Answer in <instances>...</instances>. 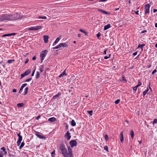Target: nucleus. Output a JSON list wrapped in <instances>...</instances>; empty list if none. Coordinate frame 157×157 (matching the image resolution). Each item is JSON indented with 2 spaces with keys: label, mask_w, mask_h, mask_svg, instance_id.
I'll use <instances>...</instances> for the list:
<instances>
[{
  "label": "nucleus",
  "mask_w": 157,
  "mask_h": 157,
  "mask_svg": "<svg viewBox=\"0 0 157 157\" xmlns=\"http://www.w3.org/2000/svg\"><path fill=\"white\" fill-rule=\"evenodd\" d=\"M60 149L62 151V153L64 157H73V154L72 153V149L68 146V147L67 152V149L65 148L64 145H61L60 146Z\"/></svg>",
  "instance_id": "1"
},
{
  "label": "nucleus",
  "mask_w": 157,
  "mask_h": 157,
  "mask_svg": "<svg viewBox=\"0 0 157 157\" xmlns=\"http://www.w3.org/2000/svg\"><path fill=\"white\" fill-rule=\"evenodd\" d=\"M14 19L12 14H2L0 16V22L5 21L6 20L12 21Z\"/></svg>",
  "instance_id": "2"
},
{
  "label": "nucleus",
  "mask_w": 157,
  "mask_h": 157,
  "mask_svg": "<svg viewBox=\"0 0 157 157\" xmlns=\"http://www.w3.org/2000/svg\"><path fill=\"white\" fill-rule=\"evenodd\" d=\"M48 51L47 50H45L42 51L40 54V57H41V62H43L44 59V58L46 55Z\"/></svg>",
  "instance_id": "3"
},
{
  "label": "nucleus",
  "mask_w": 157,
  "mask_h": 157,
  "mask_svg": "<svg viewBox=\"0 0 157 157\" xmlns=\"http://www.w3.org/2000/svg\"><path fill=\"white\" fill-rule=\"evenodd\" d=\"M42 28V26H36L35 27H32L29 28L28 30H37L41 29Z\"/></svg>",
  "instance_id": "4"
},
{
  "label": "nucleus",
  "mask_w": 157,
  "mask_h": 157,
  "mask_svg": "<svg viewBox=\"0 0 157 157\" xmlns=\"http://www.w3.org/2000/svg\"><path fill=\"white\" fill-rule=\"evenodd\" d=\"M12 16L14 18V19H13V20H17L19 19H21V16L18 13H16L13 14H12Z\"/></svg>",
  "instance_id": "5"
},
{
  "label": "nucleus",
  "mask_w": 157,
  "mask_h": 157,
  "mask_svg": "<svg viewBox=\"0 0 157 157\" xmlns=\"http://www.w3.org/2000/svg\"><path fill=\"white\" fill-rule=\"evenodd\" d=\"M150 6L149 4H146L145 6V13H149V8Z\"/></svg>",
  "instance_id": "6"
},
{
  "label": "nucleus",
  "mask_w": 157,
  "mask_h": 157,
  "mask_svg": "<svg viewBox=\"0 0 157 157\" xmlns=\"http://www.w3.org/2000/svg\"><path fill=\"white\" fill-rule=\"evenodd\" d=\"M70 144V145L71 147H73L76 146L77 144V143L76 141L75 140H71L69 142Z\"/></svg>",
  "instance_id": "7"
},
{
  "label": "nucleus",
  "mask_w": 157,
  "mask_h": 157,
  "mask_svg": "<svg viewBox=\"0 0 157 157\" xmlns=\"http://www.w3.org/2000/svg\"><path fill=\"white\" fill-rule=\"evenodd\" d=\"M61 94L60 93V92H59L58 93V94L55 95V96H53V98H52V99L53 100H55L56 99V98H60V97H61Z\"/></svg>",
  "instance_id": "8"
},
{
  "label": "nucleus",
  "mask_w": 157,
  "mask_h": 157,
  "mask_svg": "<svg viewBox=\"0 0 157 157\" xmlns=\"http://www.w3.org/2000/svg\"><path fill=\"white\" fill-rule=\"evenodd\" d=\"M119 138L121 143H123L124 142V136L123 132H121Z\"/></svg>",
  "instance_id": "9"
},
{
  "label": "nucleus",
  "mask_w": 157,
  "mask_h": 157,
  "mask_svg": "<svg viewBox=\"0 0 157 157\" xmlns=\"http://www.w3.org/2000/svg\"><path fill=\"white\" fill-rule=\"evenodd\" d=\"M37 133H36L35 134V135L37 136L40 139H44V140H45L46 139V138L43 136H42V135H39V134L38 133H39V132H37Z\"/></svg>",
  "instance_id": "10"
},
{
  "label": "nucleus",
  "mask_w": 157,
  "mask_h": 157,
  "mask_svg": "<svg viewBox=\"0 0 157 157\" xmlns=\"http://www.w3.org/2000/svg\"><path fill=\"white\" fill-rule=\"evenodd\" d=\"M16 34L15 33H9V34H5L3 35H2V37H4L5 36H12L15 35Z\"/></svg>",
  "instance_id": "11"
},
{
  "label": "nucleus",
  "mask_w": 157,
  "mask_h": 157,
  "mask_svg": "<svg viewBox=\"0 0 157 157\" xmlns=\"http://www.w3.org/2000/svg\"><path fill=\"white\" fill-rule=\"evenodd\" d=\"M65 137L67 138L68 140H69L71 137L70 135V133L69 132V131H67L65 135Z\"/></svg>",
  "instance_id": "12"
},
{
  "label": "nucleus",
  "mask_w": 157,
  "mask_h": 157,
  "mask_svg": "<svg viewBox=\"0 0 157 157\" xmlns=\"http://www.w3.org/2000/svg\"><path fill=\"white\" fill-rule=\"evenodd\" d=\"M49 37L48 36L44 35V40L45 43H47L48 42Z\"/></svg>",
  "instance_id": "13"
},
{
  "label": "nucleus",
  "mask_w": 157,
  "mask_h": 157,
  "mask_svg": "<svg viewBox=\"0 0 157 157\" xmlns=\"http://www.w3.org/2000/svg\"><path fill=\"white\" fill-rule=\"evenodd\" d=\"M56 119L54 117H52L48 119V121L52 123L56 121Z\"/></svg>",
  "instance_id": "14"
},
{
  "label": "nucleus",
  "mask_w": 157,
  "mask_h": 157,
  "mask_svg": "<svg viewBox=\"0 0 157 157\" xmlns=\"http://www.w3.org/2000/svg\"><path fill=\"white\" fill-rule=\"evenodd\" d=\"M60 47H63L65 48L68 47V45L66 43H61L60 44Z\"/></svg>",
  "instance_id": "15"
},
{
  "label": "nucleus",
  "mask_w": 157,
  "mask_h": 157,
  "mask_svg": "<svg viewBox=\"0 0 157 157\" xmlns=\"http://www.w3.org/2000/svg\"><path fill=\"white\" fill-rule=\"evenodd\" d=\"M1 150H2L1 151H2L3 155H6L7 154V152L6 151V149L5 147H2L1 148Z\"/></svg>",
  "instance_id": "16"
},
{
  "label": "nucleus",
  "mask_w": 157,
  "mask_h": 157,
  "mask_svg": "<svg viewBox=\"0 0 157 157\" xmlns=\"http://www.w3.org/2000/svg\"><path fill=\"white\" fill-rule=\"evenodd\" d=\"M22 136H21V137H18V140L17 141V144L18 146H19L20 145L21 143V141L22 140Z\"/></svg>",
  "instance_id": "17"
},
{
  "label": "nucleus",
  "mask_w": 157,
  "mask_h": 157,
  "mask_svg": "<svg viewBox=\"0 0 157 157\" xmlns=\"http://www.w3.org/2000/svg\"><path fill=\"white\" fill-rule=\"evenodd\" d=\"M60 39L59 38H57L56 39V40L53 43V44H52V46H54L55 45H56L58 43V42L59 41V40Z\"/></svg>",
  "instance_id": "18"
},
{
  "label": "nucleus",
  "mask_w": 157,
  "mask_h": 157,
  "mask_svg": "<svg viewBox=\"0 0 157 157\" xmlns=\"http://www.w3.org/2000/svg\"><path fill=\"white\" fill-rule=\"evenodd\" d=\"M27 85V83H24V84H23L21 86V87L20 89V90H19V92H20V91H22V90L23 89V88L25 87V86H26Z\"/></svg>",
  "instance_id": "19"
},
{
  "label": "nucleus",
  "mask_w": 157,
  "mask_h": 157,
  "mask_svg": "<svg viewBox=\"0 0 157 157\" xmlns=\"http://www.w3.org/2000/svg\"><path fill=\"white\" fill-rule=\"evenodd\" d=\"M110 27L111 25L110 24H108L106 25H105L104 27V30H106L110 28Z\"/></svg>",
  "instance_id": "20"
},
{
  "label": "nucleus",
  "mask_w": 157,
  "mask_h": 157,
  "mask_svg": "<svg viewBox=\"0 0 157 157\" xmlns=\"http://www.w3.org/2000/svg\"><path fill=\"white\" fill-rule=\"evenodd\" d=\"M145 44H139L138 45V48H141V51H143V47L145 46Z\"/></svg>",
  "instance_id": "21"
},
{
  "label": "nucleus",
  "mask_w": 157,
  "mask_h": 157,
  "mask_svg": "<svg viewBox=\"0 0 157 157\" xmlns=\"http://www.w3.org/2000/svg\"><path fill=\"white\" fill-rule=\"evenodd\" d=\"M71 123V125L73 126H74L76 125V123L75 121L73 120H72Z\"/></svg>",
  "instance_id": "22"
},
{
  "label": "nucleus",
  "mask_w": 157,
  "mask_h": 157,
  "mask_svg": "<svg viewBox=\"0 0 157 157\" xmlns=\"http://www.w3.org/2000/svg\"><path fill=\"white\" fill-rule=\"evenodd\" d=\"M24 105L23 103H19L17 104V106L18 107H21L24 106Z\"/></svg>",
  "instance_id": "23"
},
{
  "label": "nucleus",
  "mask_w": 157,
  "mask_h": 157,
  "mask_svg": "<svg viewBox=\"0 0 157 157\" xmlns=\"http://www.w3.org/2000/svg\"><path fill=\"white\" fill-rule=\"evenodd\" d=\"M130 134H131V137H132V139H133L134 137V132L133 131H132V130L131 131Z\"/></svg>",
  "instance_id": "24"
},
{
  "label": "nucleus",
  "mask_w": 157,
  "mask_h": 157,
  "mask_svg": "<svg viewBox=\"0 0 157 157\" xmlns=\"http://www.w3.org/2000/svg\"><path fill=\"white\" fill-rule=\"evenodd\" d=\"M25 145V143L24 142H22L20 146L19 147V149H21V148L24 146Z\"/></svg>",
  "instance_id": "25"
},
{
  "label": "nucleus",
  "mask_w": 157,
  "mask_h": 157,
  "mask_svg": "<svg viewBox=\"0 0 157 157\" xmlns=\"http://www.w3.org/2000/svg\"><path fill=\"white\" fill-rule=\"evenodd\" d=\"M31 72V71L29 70H27L25 71L24 73L26 75L29 74Z\"/></svg>",
  "instance_id": "26"
},
{
  "label": "nucleus",
  "mask_w": 157,
  "mask_h": 157,
  "mask_svg": "<svg viewBox=\"0 0 157 157\" xmlns=\"http://www.w3.org/2000/svg\"><path fill=\"white\" fill-rule=\"evenodd\" d=\"M28 87H26L25 89V90H24V94H26L27 93V92H28Z\"/></svg>",
  "instance_id": "27"
},
{
  "label": "nucleus",
  "mask_w": 157,
  "mask_h": 157,
  "mask_svg": "<svg viewBox=\"0 0 157 157\" xmlns=\"http://www.w3.org/2000/svg\"><path fill=\"white\" fill-rule=\"evenodd\" d=\"M61 48V47H60V44H59L57 45L56 46L53 48L52 49H58V48Z\"/></svg>",
  "instance_id": "28"
},
{
  "label": "nucleus",
  "mask_w": 157,
  "mask_h": 157,
  "mask_svg": "<svg viewBox=\"0 0 157 157\" xmlns=\"http://www.w3.org/2000/svg\"><path fill=\"white\" fill-rule=\"evenodd\" d=\"M40 74L39 73V72H38V71L37 72V74L36 75V79H37L40 77Z\"/></svg>",
  "instance_id": "29"
},
{
  "label": "nucleus",
  "mask_w": 157,
  "mask_h": 157,
  "mask_svg": "<svg viewBox=\"0 0 157 157\" xmlns=\"http://www.w3.org/2000/svg\"><path fill=\"white\" fill-rule=\"evenodd\" d=\"M148 91V89H147L145 91H144L143 92V96H145V95L147 93V92Z\"/></svg>",
  "instance_id": "30"
},
{
  "label": "nucleus",
  "mask_w": 157,
  "mask_h": 157,
  "mask_svg": "<svg viewBox=\"0 0 157 157\" xmlns=\"http://www.w3.org/2000/svg\"><path fill=\"white\" fill-rule=\"evenodd\" d=\"M38 19H46L47 17L45 16H39L38 17Z\"/></svg>",
  "instance_id": "31"
},
{
  "label": "nucleus",
  "mask_w": 157,
  "mask_h": 157,
  "mask_svg": "<svg viewBox=\"0 0 157 157\" xmlns=\"http://www.w3.org/2000/svg\"><path fill=\"white\" fill-rule=\"evenodd\" d=\"M79 31H80V32H82L83 33H85V34L86 35H87V34H88L86 32V31H85L84 30H82V29H80L79 30Z\"/></svg>",
  "instance_id": "32"
},
{
  "label": "nucleus",
  "mask_w": 157,
  "mask_h": 157,
  "mask_svg": "<svg viewBox=\"0 0 157 157\" xmlns=\"http://www.w3.org/2000/svg\"><path fill=\"white\" fill-rule=\"evenodd\" d=\"M41 67L40 68V71L41 72H42L44 70L43 68H44V65H42L40 66Z\"/></svg>",
  "instance_id": "33"
},
{
  "label": "nucleus",
  "mask_w": 157,
  "mask_h": 157,
  "mask_svg": "<svg viewBox=\"0 0 157 157\" xmlns=\"http://www.w3.org/2000/svg\"><path fill=\"white\" fill-rule=\"evenodd\" d=\"M14 61V59H13V60H10V59H9L8 60V61H7V62L8 63H11L12 62H13Z\"/></svg>",
  "instance_id": "34"
},
{
  "label": "nucleus",
  "mask_w": 157,
  "mask_h": 157,
  "mask_svg": "<svg viewBox=\"0 0 157 157\" xmlns=\"http://www.w3.org/2000/svg\"><path fill=\"white\" fill-rule=\"evenodd\" d=\"M87 113L91 116L92 115L93 111H87Z\"/></svg>",
  "instance_id": "35"
},
{
  "label": "nucleus",
  "mask_w": 157,
  "mask_h": 157,
  "mask_svg": "<svg viewBox=\"0 0 157 157\" xmlns=\"http://www.w3.org/2000/svg\"><path fill=\"white\" fill-rule=\"evenodd\" d=\"M111 54H109V56H105L104 57V59H108V58H109L110 56H111Z\"/></svg>",
  "instance_id": "36"
},
{
  "label": "nucleus",
  "mask_w": 157,
  "mask_h": 157,
  "mask_svg": "<svg viewBox=\"0 0 157 157\" xmlns=\"http://www.w3.org/2000/svg\"><path fill=\"white\" fill-rule=\"evenodd\" d=\"M120 100L119 99H118L115 101V103L117 104H118L120 102Z\"/></svg>",
  "instance_id": "37"
},
{
  "label": "nucleus",
  "mask_w": 157,
  "mask_h": 157,
  "mask_svg": "<svg viewBox=\"0 0 157 157\" xmlns=\"http://www.w3.org/2000/svg\"><path fill=\"white\" fill-rule=\"evenodd\" d=\"M55 151L54 150L53 152L51 153L52 156L53 157L55 155Z\"/></svg>",
  "instance_id": "38"
},
{
  "label": "nucleus",
  "mask_w": 157,
  "mask_h": 157,
  "mask_svg": "<svg viewBox=\"0 0 157 157\" xmlns=\"http://www.w3.org/2000/svg\"><path fill=\"white\" fill-rule=\"evenodd\" d=\"M157 123V119H155L152 122L153 124Z\"/></svg>",
  "instance_id": "39"
},
{
  "label": "nucleus",
  "mask_w": 157,
  "mask_h": 157,
  "mask_svg": "<svg viewBox=\"0 0 157 157\" xmlns=\"http://www.w3.org/2000/svg\"><path fill=\"white\" fill-rule=\"evenodd\" d=\"M26 75H25V73L24 72L21 75V78H22L23 77H24Z\"/></svg>",
  "instance_id": "40"
},
{
  "label": "nucleus",
  "mask_w": 157,
  "mask_h": 157,
  "mask_svg": "<svg viewBox=\"0 0 157 157\" xmlns=\"http://www.w3.org/2000/svg\"><path fill=\"white\" fill-rule=\"evenodd\" d=\"M3 155L2 151H0V157H3Z\"/></svg>",
  "instance_id": "41"
},
{
  "label": "nucleus",
  "mask_w": 157,
  "mask_h": 157,
  "mask_svg": "<svg viewBox=\"0 0 157 157\" xmlns=\"http://www.w3.org/2000/svg\"><path fill=\"white\" fill-rule=\"evenodd\" d=\"M105 139L106 141H107L108 140V137L107 135H106L105 136Z\"/></svg>",
  "instance_id": "42"
},
{
  "label": "nucleus",
  "mask_w": 157,
  "mask_h": 157,
  "mask_svg": "<svg viewBox=\"0 0 157 157\" xmlns=\"http://www.w3.org/2000/svg\"><path fill=\"white\" fill-rule=\"evenodd\" d=\"M156 72H157V70L155 69L152 72V75L154 74Z\"/></svg>",
  "instance_id": "43"
},
{
  "label": "nucleus",
  "mask_w": 157,
  "mask_h": 157,
  "mask_svg": "<svg viewBox=\"0 0 157 157\" xmlns=\"http://www.w3.org/2000/svg\"><path fill=\"white\" fill-rule=\"evenodd\" d=\"M32 79V78H29V79H26L25 81V82H29L30 81H31Z\"/></svg>",
  "instance_id": "44"
},
{
  "label": "nucleus",
  "mask_w": 157,
  "mask_h": 157,
  "mask_svg": "<svg viewBox=\"0 0 157 157\" xmlns=\"http://www.w3.org/2000/svg\"><path fill=\"white\" fill-rule=\"evenodd\" d=\"M35 70H36V68H35V69L33 71V72H32V74H31V76H33L34 75V73H35Z\"/></svg>",
  "instance_id": "45"
},
{
  "label": "nucleus",
  "mask_w": 157,
  "mask_h": 157,
  "mask_svg": "<svg viewBox=\"0 0 157 157\" xmlns=\"http://www.w3.org/2000/svg\"><path fill=\"white\" fill-rule=\"evenodd\" d=\"M96 36L97 37H99L101 36V34L100 33H98L97 34Z\"/></svg>",
  "instance_id": "46"
},
{
  "label": "nucleus",
  "mask_w": 157,
  "mask_h": 157,
  "mask_svg": "<svg viewBox=\"0 0 157 157\" xmlns=\"http://www.w3.org/2000/svg\"><path fill=\"white\" fill-rule=\"evenodd\" d=\"M104 148L105 150L107 151H108V147L107 146H105L104 147Z\"/></svg>",
  "instance_id": "47"
},
{
  "label": "nucleus",
  "mask_w": 157,
  "mask_h": 157,
  "mask_svg": "<svg viewBox=\"0 0 157 157\" xmlns=\"http://www.w3.org/2000/svg\"><path fill=\"white\" fill-rule=\"evenodd\" d=\"M103 13H104V14H109V13L107 12H106L104 10H103Z\"/></svg>",
  "instance_id": "48"
},
{
  "label": "nucleus",
  "mask_w": 157,
  "mask_h": 157,
  "mask_svg": "<svg viewBox=\"0 0 157 157\" xmlns=\"http://www.w3.org/2000/svg\"><path fill=\"white\" fill-rule=\"evenodd\" d=\"M62 74L63 75H67L66 73V71H65V70H64L63 72L62 73Z\"/></svg>",
  "instance_id": "49"
},
{
  "label": "nucleus",
  "mask_w": 157,
  "mask_h": 157,
  "mask_svg": "<svg viewBox=\"0 0 157 157\" xmlns=\"http://www.w3.org/2000/svg\"><path fill=\"white\" fill-rule=\"evenodd\" d=\"M103 10H102V9H98V11H99V12H101L102 13H103Z\"/></svg>",
  "instance_id": "50"
},
{
  "label": "nucleus",
  "mask_w": 157,
  "mask_h": 157,
  "mask_svg": "<svg viewBox=\"0 0 157 157\" xmlns=\"http://www.w3.org/2000/svg\"><path fill=\"white\" fill-rule=\"evenodd\" d=\"M137 54V52L136 51V52L133 53V55L134 56H136Z\"/></svg>",
  "instance_id": "51"
},
{
  "label": "nucleus",
  "mask_w": 157,
  "mask_h": 157,
  "mask_svg": "<svg viewBox=\"0 0 157 157\" xmlns=\"http://www.w3.org/2000/svg\"><path fill=\"white\" fill-rule=\"evenodd\" d=\"M65 124H66V130H67V129H68V125L67 124H66V123H65Z\"/></svg>",
  "instance_id": "52"
},
{
  "label": "nucleus",
  "mask_w": 157,
  "mask_h": 157,
  "mask_svg": "<svg viewBox=\"0 0 157 157\" xmlns=\"http://www.w3.org/2000/svg\"><path fill=\"white\" fill-rule=\"evenodd\" d=\"M133 89L134 90H136L137 89V88L136 87V86H135L133 87Z\"/></svg>",
  "instance_id": "53"
},
{
  "label": "nucleus",
  "mask_w": 157,
  "mask_h": 157,
  "mask_svg": "<svg viewBox=\"0 0 157 157\" xmlns=\"http://www.w3.org/2000/svg\"><path fill=\"white\" fill-rule=\"evenodd\" d=\"M29 61V59H26L25 60V63H27Z\"/></svg>",
  "instance_id": "54"
},
{
  "label": "nucleus",
  "mask_w": 157,
  "mask_h": 157,
  "mask_svg": "<svg viewBox=\"0 0 157 157\" xmlns=\"http://www.w3.org/2000/svg\"><path fill=\"white\" fill-rule=\"evenodd\" d=\"M135 13L137 14V15H139V11H136L135 12Z\"/></svg>",
  "instance_id": "55"
},
{
  "label": "nucleus",
  "mask_w": 157,
  "mask_h": 157,
  "mask_svg": "<svg viewBox=\"0 0 157 157\" xmlns=\"http://www.w3.org/2000/svg\"><path fill=\"white\" fill-rule=\"evenodd\" d=\"M36 59V56H34L33 57L32 59L33 60H35Z\"/></svg>",
  "instance_id": "56"
},
{
  "label": "nucleus",
  "mask_w": 157,
  "mask_h": 157,
  "mask_svg": "<svg viewBox=\"0 0 157 157\" xmlns=\"http://www.w3.org/2000/svg\"><path fill=\"white\" fill-rule=\"evenodd\" d=\"M40 116H38L36 117V120H38L40 118Z\"/></svg>",
  "instance_id": "57"
},
{
  "label": "nucleus",
  "mask_w": 157,
  "mask_h": 157,
  "mask_svg": "<svg viewBox=\"0 0 157 157\" xmlns=\"http://www.w3.org/2000/svg\"><path fill=\"white\" fill-rule=\"evenodd\" d=\"M16 92V89H13V92Z\"/></svg>",
  "instance_id": "58"
},
{
  "label": "nucleus",
  "mask_w": 157,
  "mask_h": 157,
  "mask_svg": "<svg viewBox=\"0 0 157 157\" xmlns=\"http://www.w3.org/2000/svg\"><path fill=\"white\" fill-rule=\"evenodd\" d=\"M154 13H155L157 11V9H154L153 10Z\"/></svg>",
  "instance_id": "59"
},
{
  "label": "nucleus",
  "mask_w": 157,
  "mask_h": 157,
  "mask_svg": "<svg viewBox=\"0 0 157 157\" xmlns=\"http://www.w3.org/2000/svg\"><path fill=\"white\" fill-rule=\"evenodd\" d=\"M63 75L62 74H60L59 76V78H61V77L63 76Z\"/></svg>",
  "instance_id": "60"
},
{
  "label": "nucleus",
  "mask_w": 157,
  "mask_h": 157,
  "mask_svg": "<svg viewBox=\"0 0 157 157\" xmlns=\"http://www.w3.org/2000/svg\"><path fill=\"white\" fill-rule=\"evenodd\" d=\"M138 85L140 86L142 85V83L141 82H139Z\"/></svg>",
  "instance_id": "61"
},
{
  "label": "nucleus",
  "mask_w": 157,
  "mask_h": 157,
  "mask_svg": "<svg viewBox=\"0 0 157 157\" xmlns=\"http://www.w3.org/2000/svg\"><path fill=\"white\" fill-rule=\"evenodd\" d=\"M106 52H107V50H105L104 51V54H106Z\"/></svg>",
  "instance_id": "62"
},
{
  "label": "nucleus",
  "mask_w": 157,
  "mask_h": 157,
  "mask_svg": "<svg viewBox=\"0 0 157 157\" xmlns=\"http://www.w3.org/2000/svg\"><path fill=\"white\" fill-rule=\"evenodd\" d=\"M78 36L79 37H80L81 36V35L80 34H79L78 35Z\"/></svg>",
  "instance_id": "63"
},
{
  "label": "nucleus",
  "mask_w": 157,
  "mask_h": 157,
  "mask_svg": "<svg viewBox=\"0 0 157 157\" xmlns=\"http://www.w3.org/2000/svg\"><path fill=\"white\" fill-rule=\"evenodd\" d=\"M155 27L156 28H157V23H155Z\"/></svg>",
  "instance_id": "64"
}]
</instances>
